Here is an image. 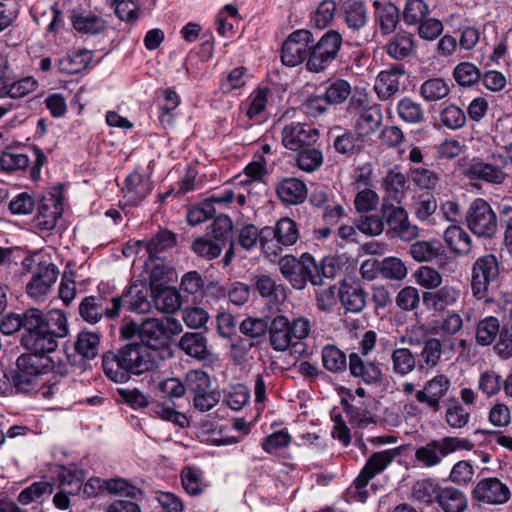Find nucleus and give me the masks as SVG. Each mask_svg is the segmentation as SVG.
Segmentation results:
<instances>
[{
    "label": "nucleus",
    "mask_w": 512,
    "mask_h": 512,
    "mask_svg": "<svg viewBox=\"0 0 512 512\" xmlns=\"http://www.w3.org/2000/svg\"><path fill=\"white\" fill-rule=\"evenodd\" d=\"M154 351L141 344H128L117 352L108 351L102 356L105 375L116 383L127 382L133 375H142L157 367Z\"/></svg>",
    "instance_id": "f257e3e1"
},
{
    "label": "nucleus",
    "mask_w": 512,
    "mask_h": 512,
    "mask_svg": "<svg viewBox=\"0 0 512 512\" xmlns=\"http://www.w3.org/2000/svg\"><path fill=\"white\" fill-rule=\"evenodd\" d=\"M279 307L276 304L269 306V312L263 311L262 318H258V327H263L262 332H269V343L276 351H285L295 346L301 340L308 337L311 325L308 319L299 317L292 322L279 314Z\"/></svg>",
    "instance_id": "f03ea898"
},
{
    "label": "nucleus",
    "mask_w": 512,
    "mask_h": 512,
    "mask_svg": "<svg viewBox=\"0 0 512 512\" xmlns=\"http://www.w3.org/2000/svg\"><path fill=\"white\" fill-rule=\"evenodd\" d=\"M340 269V262L334 256H326L317 262L309 253H303L299 258L292 286L295 289L302 290L310 282L314 286L323 284L324 279H332Z\"/></svg>",
    "instance_id": "7ed1b4c3"
},
{
    "label": "nucleus",
    "mask_w": 512,
    "mask_h": 512,
    "mask_svg": "<svg viewBox=\"0 0 512 512\" xmlns=\"http://www.w3.org/2000/svg\"><path fill=\"white\" fill-rule=\"evenodd\" d=\"M55 365L56 360L51 355L35 352L22 354L16 361V370L12 375L15 388L25 393L35 390L39 376L52 371Z\"/></svg>",
    "instance_id": "20e7f679"
},
{
    "label": "nucleus",
    "mask_w": 512,
    "mask_h": 512,
    "mask_svg": "<svg viewBox=\"0 0 512 512\" xmlns=\"http://www.w3.org/2000/svg\"><path fill=\"white\" fill-rule=\"evenodd\" d=\"M50 325L35 336L29 338L22 346L29 352L40 355H50L58 347V339L69 334L67 318L62 310L50 311Z\"/></svg>",
    "instance_id": "39448f33"
},
{
    "label": "nucleus",
    "mask_w": 512,
    "mask_h": 512,
    "mask_svg": "<svg viewBox=\"0 0 512 512\" xmlns=\"http://www.w3.org/2000/svg\"><path fill=\"white\" fill-rule=\"evenodd\" d=\"M342 36L336 30L327 31L316 43L310 44V54L305 63L308 71H324L338 56Z\"/></svg>",
    "instance_id": "423d86ee"
},
{
    "label": "nucleus",
    "mask_w": 512,
    "mask_h": 512,
    "mask_svg": "<svg viewBox=\"0 0 512 512\" xmlns=\"http://www.w3.org/2000/svg\"><path fill=\"white\" fill-rule=\"evenodd\" d=\"M347 113L355 120L359 137L375 133L382 123L380 109L376 105H370L366 95H353L349 100Z\"/></svg>",
    "instance_id": "0eeeda50"
},
{
    "label": "nucleus",
    "mask_w": 512,
    "mask_h": 512,
    "mask_svg": "<svg viewBox=\"0 0 512 512\" xmlns=\"http://www.w3.org/2000/svg\"><path fill=\"white\" fill-rule=\"evenodd\" d=\"M500 265L494 254H486L479 257L471 269V291L478 299H486L490 287L498 282Z\"/></svg>",
    "instance_id": "6e6552de"
},
{
    "label": "nucleus",
    "mask_w": 512,
    "mask_h": 512,
    "mask_svg": "<svg viewBox=\"0 0 512 512\" xmlns=\"http://www.w3.org/2000/svg\"><path fill=\"white\" fill-rule=\"evenodd\" d=\"M472 444L467 439L457 437H444L432 440L419 447L415 451V458L425 467H434L441 463L442 459L458 449H470Z\"/></svg>",
    "instance_id": "1a4fd4ad"
},
{
    "label": "nucleus",
    "mask_w": 512,
    "mask_h": 512,
    "mask_svg": "<svg viewBox=\"0 0 512 512\" xmlns=\"http://www.w3.org/2000/svg\"><path fill=\"white\" fill-rule=\"evenodd\" d=\"M400 455L399 448L387 449L372 453L366 461L365 466L354 480L357 499L365 502L368 498L366 487L371 479L382 473L392 461Z\"/></svg>",
    "instance_id": "9d476101"
},
{
    "label": "nucleus",
    "mask_w": 512,
    "mask_h": 512,
    "mask_svg": "<svg viewBox=\"0 0 512 512\" xmlns=\"http://www.w3.org/2000/svg\"><path fill=\"white\" fill-rule=\"evenodd\" d=\"M466 222L470 231L478 237L491 239L497 233V216L491 206L481 198L471 203Z\"/></svg>",
    "instance_id": "9b49d317"
},
{
    "label": "nucleus",
    "mask_w": 512,
    "mask_h": 512,
    "mask_svg": "<svg viewBox=\"0 0 512 512\" xmlns=\"http://www.w3.org/2000/svg\"><path fill=\"white\" fill-rule=\"evenodd\" d=\"M382 217L387 224L389 231L394 233L403 241H412L419 235V229L409 221L407 210L401 204L382 203Z\"/></svg>",
    "instance_id": "f8f14e48"
},
{
    "label": "nucleus",
    "mask_w": 512,
    "mask_h": 512,
    "mask_svg": "<svg viewBox=\"0 0 512 512\" xmlns=\"http://www.w3.org/2000/svg\"><path fill=\"white\" fill-rule=\"evenodd\" d=\"M313 35L308 30H296L284 41L281 51V60L284 65L295 67L307 61L310 54V44Z\"/></svg>",
    "instance_id": "ddd939ff"
},
{
    "label": "nucleus",
    "mask_w": 512,
    "mask_h": 512,
    "mask_svg": "<svg viewBox=\"0 0 512 512\" xmlns=\"http://www.w3.org/2000/svg\"><path fill=\"white\" fill-rule=\"evenodd\" d=\"M59 275L53 263H40L26 284L27 295L35 301H44L53 289Z\"/></svg>",
    "instance_id": "4468645a"
},
{
    "label": "nucleus",
    "mask_w": 512,
    "mask_h": 512,
    "mask_svg": "<svg viewBox=\"0 0 512 512\" xmlns=\"http://www.w3.org/2000/svg\"><path fill=\"white\" fill-rule=\"evenodd\" d=\"M119 301L115 297L106 298L101 295L85 297L79 306L81 317L91 324L99 322L103 317L112 319L119 315Z\"/></svg>",
    "instance_id": "2eb2a0df"
},
{
    "label": "nucleus",
    "mask_w": 512,
    "mask_h": 512,
    "mask_svg": "<svg viewBox=\"0 0 512 512\" xmlns=\"http://www.w3.org/2000/svg\"><path fill=\"white\" fill-rule=\"evenodd\" d=\"M450 388V379L444 374H439L427 380L422 389L415 392V399L432 412H438L441 408V400L447 395Z\"/></svg>",
    "instance_id": "dca6fc26"
},
{
    "label": "nucleus",
    "mask_w": 512,
    "mask_h": 512,
    "mask_svg": "<svg viewBox=\"0 0 512 512\" xmlns=\"http://www.w3.org/2000/svg\"><path fill=\"white\" fill-rule=\"evenodd\" d=\"M472 498L480 503L502 505L509 501V487L496 477L481 479L472 490Z\"/></svg>",
    "instance_id": "f3484780"
},
{
    "label": "nucleus",
    "mask_w": 512,
    "mask_h": 512,
    "mask_svg": "<svg viewBox=\"0 0 512 512\" xmlns=\"http://www.w3.org/2000/svg\"><path fill=\"white\" fill-rule=\"evenodd\" d=\"M119 301V310L125 307L128 311L146 314L151 312L153 307V293L150 287L144 283H133L120 297H115Z\"/></svg>",
    "instance_id": "a211bd4d"
},
{
    "label": "nucleus",
    "mask_w": 512,
    "mask_h": 512,
    "mask_svg": "<svg viewBox=\"0 0 512 512\" xmlns=\"http://www.w3.org/2000/svg\"><path fill=\"white\" fill-rule=\"evenodd\" d=\"M501 165L484 162L480 159H472L464 170V175L470 180H482L484 182L501 185L507 179L504 171L506 159L498 155Z\"/></svg>",
    "instance_id": "6ab92c4d"
},
{
    "label": "nucleus",
    "mask_w": 512,
    "mask_h": 512,
    "mask_svg": "<svg viewBox=\"0 0 512 512\" xmlns=\"http://www.w3.org/2000/svg\"><path fill=\"white\" fill-rule=\"evenodd\" d=\"M319 132L312 125L305 123H290L282 130L283 145L294 151H298L305 146H311L318 140Z\"/></svg>",
    "instance_id": "aec40b11"
},
{
    "label": "nucleus",
    "mask_w": 512,
    "mask_h": 512,
    "mask_svg": "<svg viewBox=\"0 0 512 512\" xmlns=\"http://www.w3.org/2000/svg\"><path fill=\"white\" fill-rule=\"evenodd\" d=\"M405 74L406 71L402 65L392 66L387 70L381 71L376 78L374 86L378 98L382 101H388L399 93L402 87L400 80Z\"/></svg>",
    "instance_id": "412c9836"
},
{
    "label": "nucleus",
    "mask_w": 512,
    "mask_h": 512,
    "mask_svg": "<svg viewBox=\"0 0 512 512\" xmlns=\"http://www.w3.org/2000/svg\"><path fill=\"white\" fill-rule=\"evenodd\" d=\"M338 295L341 304L349 312L359 313L366 306V292L357 281L344 280L340 285Z\"/></svg>",
    "instance_id": "4be33fe9"
},
{
    "label": "nucleus",
    "mask_w": 512,
    "mask_h": 512,
    "mask_svg": "<svg viewBox=\"0 0 512 512\" xmlns=\"http://www.w3.org/2000/svg\"><path fill=\"white\" fill-rule=\"evenodd\" d=\"M61 202L50 196L43 198L38 206L37 214L34 218V225L39 230L50 231L55 228L58 219L62 215Z\"/></svg>",
    "instance_id": "5701e85b"
},
{
    "label": "nucleus",
    "mask_w": 512,
    "mask_h": 512,
    "mask_svg": "<svg viewBox=\"0 0 512 512\" xmlns=\"http://www.w3.org/2000/svg\"><path fill=\"white\" fill-rule=\"evenodd\" d=\"M349 371L353 377L368 385L377 384L382 379L380 367L375 362L365 360L359 353L349 355Z\"/></svg>",
    "instance_id": "b1692460"
},
{
    "label": "nucleus",
    "mask_w": 512,
    "mask_h": 512,
    "mask_svg": "<svg viewBox=\"0 0 512 512\" xmlns=\"http://www.w3.org/2000/svg\"><path fill=\"white\" fill-rule=\"evenodd\" d=\"M152 190L150 180L138 172H132L122 188L126 204L137 205L146 198Z\"/></svg>",
    "instance_id": "393cba45"
},
{
    "label": "nucleus",
    "mask_w": 512,
    "mask_h": 512,
    "mask_svg": "<svg viewBox=\"0 0 512 512\" xmlns=\"http://www.w3.org/2000/svg\"><path fill=\"white\" fill-rule=\"evenodd\" d=\"M137 329L139 330V338L143 342L142 345L149 349L150 347L162 346L168 340L164 322L159 319L148 318Z\"/></svg>",
    "instance_id": "a878e982"
},
{
    "label": "nucleus",
    "mask_w": 512,
    "mask_h": 512,
    "mask_svg": "<svg viewBox=\"0 0 512 512\" xmlns=\"http://www.w3.org/2000/svg\"><path fill=\"white\" fill-rule=\"evenodd\" d=\"M460 297V290L453 286H443L435 291L424 292L423 303L435 311L442 312L456 304Z\"/></svg>",
    "instance_id": "bb28decb"
},
{
    "label": "nucleus",
    "mask_w": 512,
    "mask_h": 512,
    "mask_svg": "<svg viewBox=\"0 0 512 512\" xmlns=\"http://www.w3.org/2000/svg\"><path fill=\"white\" fill-rule=\"evenodd\" d=\"M415 38L409 32H399L385 45L386 53L396 61H402L415 53Z\"/></svg>",
    "instance_id": "cd10ccee"
},
{
    "label": "nucleus",
    "mask_w": 512,
    "mask_h": 512,
    "mask_svg": "<svg viewBox=\"0 0 512 512\" xmlns=\"http://www.w3.org/2000/svg\"><path fill=\"white\" fill-rule=\"evenodd\" d=\"M339 8L349 29L358 31L365 26L367 10L363 0H339Z\"/></svg>",
    "instance_id": "c85d7f7f"
},
{
    "label": "nucleus",
    "mask_w": 512,
    "mask_h": 512,
    "mask_svg": "<svg viewBox=\"0 0 512 512\" xmlns=\"http://www.w3.org/2000/svg\"><path fill=\"white\" fill-rule=\"evenodd\" d=\"M407 183V177L403 173L389 171L383 181L386 194L382 203L387 201L388 203L401 204L408 188Z\"/></svg>",
    "instance_id": "c756f323"
},
{
    "label": "nucleus",
    "mask_w": 512,
    "mask_h": 512,
    "mask_svg": "<svg viewBox=\"0 0 512 512\" xmlns=\"http://www.w3.org/2000/svg\"><path fill=\"white\" fill-rule=\"evenodd\" d=\"M277 194L282 202L297 205L307 197L306 184L297 178H286L277 186Z\"/></svg>",
    "instance_id": "7c9ffc66"
},
{
    "label": "nucleus",
    "mask_w": 512,
    "mask_h": 512,
    "mask_svg": "<svg viewBox=\"0 0 512 512\" xmlns=\"http://www.w3.org/2000/svg\"><path fill=\"white\" fill-rule=\"evenodd\" d=\"M50 312L45 316L44 313L37 308H29L24 311L23 333L20 343L23 345L29 338L35 336L40 331L50 325Z\"/></svg>",
    "instance_id": "2f4dec72"
},
{
    "label": "nucleus",
    "mask_w": 512,
    "mask_h": 512,
    "mask_svg": "<svg viewBox=\"0 0 512 512\" xmlns=\"http://www.w3.org/2000/svg\"><path fill=\"white\" fill-rule=\"evenodd\" d=\"M443 354V342L435 337L424 340L422 350L419 354L418 368L422 371H429L438 366Z\"/></svg>",
    "instance_id": "473e14b6"
},
{
    "label": "nucleus",
    "mask_w": 512,
    "mask_h": 512,
    "mask_svg": "<svg viewBox=\"0 0 512 512\" xmlns=\"http://www.w3.org/2000/svg\"><path fill=\"white\" fill-rule=\"evenodd\" d=\"M436 502L443 512H464L468 507L464 492L454 487H442Z\"/></svg>",
    "instance_id": "72a5a7b5"
},
{
    "label": "nucleus",
    "mask_w": 512,
    "mask_h": 512,
    "mask_svg": "<svg viewBox=\"0 0 512 512\" xmlns=\"http://www.w3.org/2000/svg\"><path fill=\"white\" fill-rule=\"evenodd\" d=\"M373 6L382 34H392L399 23V9L390 2L375 1Z\"/></svg>",
    "instance_id": "f704fd0d"
},
{
    "label": "nucleus",
    "mask_w": 512,
    "mask_h": 512,
    "mask_svg": "<svg viewBox=\"0 0 512 512\" xmlns=\"http://www.w3.org/2000/svg\"><path fill=\"white\" fill-rule=\"evenodd\" d=\"M93 59L91 51L82 49L66 55L58 61V70L65 74H76L88 67Z\"/></svg>",
    "instance_id": "c9c22d12"
},
{
    "label": "nucleus",
    "mask_w": 512,
    "mask_h": 512,
    "mask_svg": "<svg viewBox=\"0 0 512 512\" xmlns=\"http://www.w3.org/2000/svg\"><path fill=\"white\" fill-rule=\"evenodd\" d=\"M261 251L264 257L270 262H276L281 256L283 247L282 242L276 236L272 227H264L258 233Z\"/></svg>",
    "instance_id": "e433bc0d"
},
{
    "label": "nucleus",
    "mask_w": 512,
    "mask_h": 512,
    "mask_svg": "<svg viewBox=\"0 0 512 512\" xmlns=\"http://www.w3.org/2000/svg\"><path fill=\"white\" fill-rule=\"evenodd\" d=\"M444 240L452 251L460 255H467L471 251V237L460 226L452 225L444 232Z\"/></svg>",
    "instance_id": "4c0bfd02"
},
{
    "label": "nucleus",
    "mask_w": 512,
    "mask_h": 512,
    "mask_svg": "<svg viewBox=\"0 0 512 512\" xmlns=\"http://www.w3.org/2000/svg\"><path fill=\"white\" fill-rule=\"evenodd\" d=\"M178 346L188 356L205 359L207 356V340L202 333L187 332L179 340Z\"/></svg>",
    "instance_id": "58836bf2"
},
{
    "label": "nucleus",
    "mask_w": 512,
    "mask_h": 512,
    "mask_svg": "<svg viewBox=\"0 0 512 512\" xmlns=\"http://www.w3.org/2000/svg\"><path fill=\"white\" fill-rule=\"evenodd\" d=\"M470 418V411L456 398L446 403L445 422L450 428H464L468 425Z\"/></svg>",
    "instance_id": "ea45409f"
},
{
    "label": "nucleus",
    "mask_w": 512,
    "mask_h": 512,
    "mask_svg": "<svg viewBox=\"0 0 512 512\" xmlns=\"http://www.w3.org/2000/svg\"><path fill=\"white\" fill-rule=\"evenodd\" d=\"M396 110L400 119L408 124H421L426 118L423 106L409 97L401 99Z\"/></svg>",
    "instance_id": "a19ab883"
},
{
    "label": "nucleus",
    "mask_w": 512,
    "mask_h": 512,
    "mask_svg": "<svg viewBox=\"0 0 512 512\" xmlns=\"http://www.w3.org/2000/svg\"><path fill=\"white\" fill-rule=\"evenodd\" d=\"M258 292L261 294L265 305L262 312L264 310L269 312V306L274 303L279 307L280 297L284 296L282 285L276 284L275 280L265 275L258 277Z\"/></svg>",
    "instance_id": "79ce46f5"
},
{
    "label": "nucleus",
    "mask_w": 512,
    "mask_h": 512,
    "mask_svg": "<svg viewBox=\"0 0 512 512\" xmlns=\"http://www.w3.org/2000/svg\"><path fill=\"white\" fill-rule=\"evenodd\" d=\"M501 332L502 327L498 318L494 316L485 317L477 324L476 342L481 346H489L496 341Z\"/></svg>",
    "instance_id": "37998d69"
},
{
    "label": "nucleus",
    "mask_w": 512,
    "mask_h": 512,
    "mask_svg": "<svg viewBox=\"0 0 512 512\" xmlns=\"http://www.w3.org/2000/svg\"><path fill=\"white\" fill-rule=\"evenodd\" d=\"M441 488L433 479L425 478L414 483L411 495L414 500L430 506L437 501Z\"/></svg>",
    "instance_id": "c03bdc74"
},
{
    "label": "nucleus",
    "mask_w": 512,
    "mask_h": 512,
    "mask_svg": "<svg viewBox=\"0 0 512 512\" xmlns=\"http://www.w3.org/2000/svg\"><path fill=\"white\" fill-rule=\"evenodd\" d=\"M71 21L75 30L84 34H99L106 28L105 21L97 15L73 12Z\"/></svg>",
    "instance_id": "a18cd8bd"
},
{
    "label": "nucleus",
    "mask_w": 512,
    "mask_h": 512,
    "mask_svg": "<svg viewBox=\"0 0 512 512\" xmlns=\"http://www.w3.org/2000/svg\"><path fill=\"white\" fill-rule=\"evenodd\" d=\"M99 345V334L89 331H81L74 343L76 352L86 360L94 359L98 355Z\"/></svg>",
    "instance_id": "49530a36"
},
{
    "label": "nucleus",
    "mask_w": 512,
    "mask_h": 512,
    "mask_svg": "<svg viewBox=\"0 0 512 512\" xmlns=\"http://www.w3.org/2000/svg\"><path fill=\"white\" fill-rule=\"evenodd\" d=\"M450 93V86L442 78H431L424 81L420 88L419 94L427 102H436L446 98Z\"/></svg>",
    "instance_id": "de8ad7c7"
},
{
    "label": "nucleus",
    "mask_w": 512,
    "mask_h": 512,
    "mask_svg": "<svg viewBox=\"0 0 512 512\" xmlns=\"http://www.w3.org/2000/svg\"><path fill=\"white\" fill-rule=\"evenodd\" d=\"M54 491V486L49 481L34 482L18 495V502L22 505H29L33 502H41L45 497L50 496Z\"/></svg>",
    "instance_id": "09e8293b"
},
{
    "label": "nucleus",
    "mask_w": 512,
    "mask_h": 512,
    "mask_svg": "<svg viewBox=\"0 0 512 512\" xmlns=\"http://www.w3.org/2000/svg\"><path fill=\"white\" fill-rule=\"evenodd\" d=\"M392 370L398 376H406L413 372L417 366V360L408 348H397L391 354Z\"/></svg>",
    "instance_id": "8fccbe9b"
},
{
    "label": "nucleus",
    "mask_w": 512,
    "mask_h": 512,
    "mask_svg": "<svg viewBox=\"0 0 512 512\" xmlns=\"http://www.w3.org/2000/svg\"><path fill=\"white\" fill-rule=\"evenodd\" d=\"M440 243L430 241H416L410 245L409 254L418 262H431L443 254Z\"/></svg>",
    "instance_id": "3c124183"
},
{
    "label": "nucleus",
    "mask_w": 512,
    "mask_h": 512,
    "mask_svg": "<svg viewBox=\"0 0 512 512\" xmlns=\"http://www.w3.org/2000/svg\"><path fill=\"white\" fill-rule=\"evenodd\" d=\"M148 253L149 259H159L158 254L164 250H167L175 245V234L163 230L158 232L149 241L141 243Z\"/></svg>",
    "instance_id": "603ef678"
},
{
    "label": "nucleus",
    "mask_w": 512,
    "mask_h": 512,
    "mask_svg": "<svg viewBox=\"0 0 512 512\" xmlns=\"http://www.w3.org/2000/svg\"><path fill=\"white\" fill-rule=\"evenodd\" d=\"M322 362L325 369L333 373L345 371L347 367L345 353L334 345H327L323 348Z\"/></svg>",
    "instance_id": "864d4df0"
},
{
    "label": "nucleus",
    "mask_w": 512,
    "mask_h": 512,
    "mask_svg": "<svg viewBox=\"0 0 512 512\" xmlns=\"http://www.w3.org/2000/svg\"><path fill=\"white\" fill-rule=\"evenodd\" d=\"M453 78L459 86L470 87L481 78L480 69L471 62H461L453 70Z\"/></svg>",
    "instance_id": "5fc2aeb1"
},
{
    "label": "nucleus",
    "mask_w": 512,
    "mask_h": 512,
    "mask_svg": "<svg viewBox=\"0 0 512 512\" xmlns=\"http://www.w3.org/2000/svg\"><path fill=\"white\" fill-rule=\"evenodd\" d=\"M153 304L157 310L171 314L181 307V297L175 290L163 289L153 296Z\"/></svg>",
    "instance_id": "6e6d98bb"
},
{
    "label": "nucleus",
    "mask_w": 512,
    "mask_h": 512,
    "mask_svg": "<svg viewBox=\"0 0 512 512\" xmlns=\"http://www.w3.org/2000/svg\"><path fill=\"white\" fill-rule=\"evenodd\" d=\"M245 176L247 179L240 180L238 185L240 187L235 192L237 202L239 205H244L246 200L253 203L254 194L252 192L254 186V180L256 179V161L250 162L245 168Z\"/></svg>",
    "instance_id": "4d7b16f0"
},
{
    "label": "nucleus",
    "mask_w": 512,
    "mask_h": 512,
    "mask_svg": "<svg viewBox=\"0 0 512 512\" xmlns=\"http://www.w3.org/2000/svg\"><path fill=\"white\" fill-rule=\"evenodd\" d=\"M211 388L209 375L202 370H191L185 377V392L196 396Z\"/></svg>",
    "instance_id": "13d9d810"
},
{
    "label": "nucleus",
    "mask_w": 512,
    "mask_h": 512,
    "mask_svg": "<svg viewBox=\"0 0 512 512\" xmlns=\"http://www.w3.org/2000/svg\"><path fill=\"white\" fill-rule=\"evenodd\" d=\"M323 163V154L316 148H302L296 157L297 166L305 172H313Z\"/></svg>",
    "instance_id": "bf43d9fd"
},
{
    "label": "nucleus",
    "mask_w": 512,
    "mask_h": 512,
    "mask_svg": "<svg viewBox=\"0 0 512 512\" xmlns=\"http://www.w3.org/2000/svg\"><path fill=\"white\" fill-rule=\"evenodd\" d=\"M350 94V84L346 80L336 79L326 87L324 96L329 105H338L348 99Z\"/></svg>",
    "instance_id": "052dcab7"
},
{
    "label": "nucleus",
    "mask_w": 512,
    "mask_h": 512,
    "mask_svg": "<svg viewBox=\"0 0 512 512\" xmlns=\"http://www.w3.org/2000/svg\"><path fill=\"white\" fill-rule=\"evenodd\" d=\"M429 14V6L424 0H407L403 19L407 25H417Z\"/></svg>",
    "instance_id": "680f3d73"
},
{
    "label": "nucleus",
    "mask_w": 512,
    "mask_h": 512,
    "mask_svg": "<svg viewBox=\"0 0 512 512\" xmlns=\"http://www.w3.org/2000/svg\"><path fill=\"white\" fill-rule=\"evenodd\" d=\"M273 230L285 247L295 244L299 238L297 225L290 218L280 219Z\"/></svg>",
    "instance_id": "e2e57ef3"
},
{
    "label": "nucleus",
    "mask_w": 512,
    "mask_h": 512,
    "mask_svg": "<svg viewBox=\"0 0 512 512\" xmlns=\"http://www.w3.org/2000/svg\"><path fill=\"white\" fill-rule=\"evenodd\" d=\"M440 121L446 128L456 130L466 124V115L461 108L450 104L441 110Z\"/></svg>",
    "instance_id": "0e129e2a"
},
{
    "label": "nucleus",
    "mask_w": 512,
    "mask_h": 512,
    "mask_svg": "<svg viewBox=\"0 0 512 512\" xmlns=\"http://www.w3.org/2000/svg\"><path fill=\"white\" fill-rule=\"evenodd\" d=\"M380 273L386 279L399 281L407 276V268L401 259L387 257L381 262Z\"/></svg>",
    "instance_id": "69168bd1"
},
{
    "label": "nucleus",
    "mask_w": 512,
    "mask_h": 512,
    "mask_svg": "<svg viewBox=\"0 0 512 512\" xmlns=\"http://www.w3.org/2000/svg\"><path fill=\"white\" fill-rule=\"evenodd\" d=\"M502 387L501 376L493 371L487 370L480 374L478 389L487 397H493L499 393Z\"/></svg>",
    "instance_id": "338daca9"
},
{
    "label": "nucleus",
    "mask_w": 512,
    "mask_h": 512,
    "mask_svg": "<svg viewBox=\"0 0 512 512\" xmlns=\"http://www.w3.org/2000/svg\"><path fill=\"white\" fill-rule=\"evenodd\" d=\"M493 350L495 354L503 360L512 357V327L508 325L502 326V332L498 335Z\"/></svg>",
    "instance_id": "774afa93"
}]
</instances>
